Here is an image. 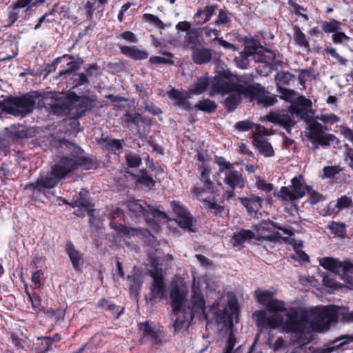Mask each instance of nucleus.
Returning a JSON list of instances; mask_svg holds the SVG:
<instances>
[{"mask_svg":"<svg viewBox=\"0 0 353 353\" xmlns=\"http://www.w3.org/2000/svg\"><path fill=\"white\" fill-rule=\"evenodd\" d=\"M153 283L151 287V299L162 298L165 292L161 270L157 269L156 272H151Z\"/></svg>","mask_w":353,"mask_h":353,"instance_id":"a211bd4d","label":"nucleus"},{"mask_svg":"<svg viewBox=\"0 0 353 353\" xmlns=\"http://www.w3.org/2000/svg\"><path fill=\"white\" fill-rule=\"evenodd\" d=\"M291 5L293 7L296 14L301 15L305 21L308 20L307 15L305 14L301 13V11L305 10V9L303 7L299 6V4H297L296 3H292Z\"/></svg>","mask_w":353,"mask_h":353,"instance_id":"e2e57ef3","label":"nucleus"},{"mask_svg":"<svg viewBox=\"0 0 353 353\" xmlns=\"http://www.w3.org/2000/svg\"><path fill=\"white\" fill-rule=\"evenodd\" d=\"M273 133L272 130L270 129L265 128L264 126L261 125H257L256 126V131L254 132L253 137H263L264 135H270Z\"/></svg>","mask_w":353,"mask_h":353,"instance_id":"3c124183","label":"nucleus"},{"mask_svg":"<svg viewBox=\"0 0 353 353\" xmlns=\"http://www.w3.org/2000/svg\"><path fill=\"white\" fill-rule=\"evenodd\" d=\"M77 78L75 79V81H78V82L75 84L76 87L88 83V78L83 73L77 74Z\"/></svg>","mask_w":353,"mask_h":353,"instance_id":"338daca9","label":"nucleus"},{"mask_svg":"<svg viewBox=\"0 0 353 353\" xmlns=\"http://www.w3.org/2000/svg\"><path fill=\"white\" fill-rule=\"evenodd\" d=\"M239 200L249 213L256 212L262 207V199L256 195L239 198Z\"/></svg>","mask_w":353,"mask_h":353,"instance_id":"412c9836","label":"nucleus"},{"mask_svg":"<svg viewBox=\"0 0 353 353\" xmlns=\"http://www.w3.org/2000/svg\"><path fill=\"white\" fill-rule=\"evenodd\" d=\"M19 14V9L15 8L14 6H10L8 8V19L10 20V24L8 26H10L18 19Z\"/></svg>","mask_w":353,"mask_h":353,"instance_id":"de8ad7c7","label":"nucleus"},{"mask_svg":"<svg viewBox=\"0 0 353 353\" xmlns=\"http://www.w3.org/2000/svg\"><path fill=\"white\" fill-rule=\"evenodd\" d=\"M218 8V6L215 4H212L208 6H206L204 8V14L205 15V18L203 22H207L210 21L212 17L215 14L216 9Z\"/></svg>","mask_w":353,"mask_h":353,"instance_id":"09e8293b","label":"nucleus"},{"mask_svg":"<svg viewBox=\"0 0 353 353\" xmlns=\"http://www.w3.org/2000/svg\"><path fill=\"white\" fill-rule=\"evenodd\" d=\"M194 109L206 112H213L216 110L217 105L214 101L208 99L199 101L195 105Z\"/></svg>","mask_w":353,"mask_h":353,"instance_id":"7c9ffc66","label":"nucleus"},{"mask_svg":"<svg viewBox=\"0 0 353 353\" xmlns=\"http://www.w3.org/2000/svg\"><path fill=\"white\" fill-rule=\"evenodd\" d=\"M215 77H216L212 79H210L206 75L199 77L196 81L190 85L188 91L190 93V95L192 96V94H201L206 90L208 86L210 85V90L209 91L210 92L212 90V82Z\"/></svg>","mask_w":353,"mask_h":353,"instance_id":"6ab92c4d","label":"nucleus"},{"mask_svg":"<svg viewBox=\"0 0 353 353\" xmlns=\"http://www.w3.org/2000/svg\"><path fill=\"white\" fill-rule=\"evenodd\" d=\"M168 97L180 108L185 110H190L192 109V105L187 101L188 99L192 97L189 91H179L173 88L168 92Z\"/></svg>","mask_w":353,"mask_h":353,"instance_id":"f3484780","label":"nucleus"},{"mask_svg":"<svg viewBox=\"0 0 353 353\" xmlns=\"http://www.w3.org/2000/svg\"><path fill=\"white\" fill-rule=\"evenodd\" d=\"M255 295L258 302L265 307L268 305L269 302L273 299V293L268 290H261L258 289L255 290Z\"/></svg>","mask_w":353,"mask_h":353,"instance_id":"2f4dec72","label":"nucleus"},{"mask_svg":"<svg viewBox=\"0 0 353 353\" xmlns=\"http://www.w3.org/2000/svg\"><path fill=\"white\" fill-rule=\"evenodd\" d=\"M176 29L179 32H185L186 34H188L189 33L192 32L191 24L190 22L186 21L179 22L176 26ZM178 34H179V32H178Z\"/></svg>","mask_w":353,"mask_h":353,"instance_id":"864d4df0","label":"nucleus"},{"mask_svg":"<svg viewBox=\"0 0 353 353\" xmlns=\"http://www.w3.org/2000/svg\"><path fill=\"white\" fill-rule=\"evenodd\" d=\"M311 107L312 101L301 97L299 98L298 103L292 104L288 110H281L278 113L270 112L268 114L261 117V120L263 122L269 121L282 125L290 133L291 127L296 123L294 114H301L304 110L311 109Z\"/></svg>","mask_w":353,"mask_h":353,"instance_id":"0eeeda50","label":"nucleus"},{"mask_svg":"<svg viewBox=\"0 0 353 353\" xmlns=\"http://www.w3.org/2000/svg\"><path fill=\"white\" fill-rule=\"evenodd\" d=\"M293 76L288 72H279L274 77V80L279 88L280 93L283 95L281 97L285 100H291L295 92L292 90L283 88L281 85H288L292 79Z\"/></svg>","mask_w":353,"mask_h":353,"instance_id":"4468645a","label":"nucleus"},{"mask_svg":"<svg viewBox=\"0 0 353 353\" xmlns=\"http://www.w3.org/2000/svg\"><path fill=\"white\" fill-rule=\"evenodd\" d=\"M79 68L78 63L74 61H70L68 63V69L65 70H62L59 72V76H62L63 74H65L68 73H71L74 70H77Z\"/></svg>","mask_w":353,"mask_h":353,"instance_id":"680f3d73","label":"nucleus"},{"mask_svg":"<svg viewBox=\"0 0 353 353\" xmlns=\"http://www.w3.org/2000/svg\"><path fill=\"white\" fill-rule=\"evenodd\" d=\"M212 57L210 49L201 47L194 49L192 52V59L196 64H204L211 61Z\"/></svg>","mask_w":353,"mask_h":353,"instance_id":"aec40b11","label":"nucleus"},{"mask_svg":"<svg viewBox=\"0 0 353 353\" xmlns=\"http://www.w3.org/2000/svg\"><path fill=\"white\" fill-rule=\"evenodd\" d=\"M110 227L117 231L118 234L121 237L130 238L131 236H139L141 234V230L135 228H128L123 225L117 226L114 223H110Z\"/></svg>","mask_w":353,"mask_h":353,"instance_id":"c85d7f7f","label":"nucleus"},{"mask_svg":"<svg viewBox=\"0 0 353 353\" xmlns=\"http://www.w3.org/2000/svg\"><path fill=\"white\" fill-rule=\"evenodd\" d=\"M128 208L129 210L137 216H143L147 222H150L153 218L164 219L166 217L165 214L155 209L152 206L148 205L147 208H145L135 201L129 202Z\"/></svg>","mask_w":353,"mask_h":353,"instance_id":"f8f14e48","label":"nucleus"},{"mask_svg":"<svg viewBox=\"0 0 353 353\" xmlns=\"http://www.w3.org/2000/svg\"><path fill=\"white\" fill-rule=\"evenodd\" d=\"M254 123L248 120L239 121L235 124V128L241 131H248L252 128Z\"/></svg>","mask_w":353,"mask_h":353,"instance_id":"5fc2aeb1","label":"nucleus"},{"mask_svg":"<svg viewBox=\"0 0 353 353\" xmlns=\"http://www.w3.org/2000/svg\"><path fill=\"white\" fill-rule=\"evenodd\" d=\"M250 78L244 76L230 79L215 77L212 82V90L209 94H225L230 93L225 103L229 111H233L240 103L241 96L249 97L253 94V87Z\"/></svg>","mask_w":353,"mask_h":353,"instance_id":"7ed1b4c3","label":"nucleus"},{"mask_svg":"<svg viewBox=\"0 0 353 353\" xmlns=\"http://www.w3.org/2000/svg\"><path fill=\"white\" fill-rule=\"evenodd\" d=\"M119 48L123 54L135 60L145 59L148 57V54L146 51L140 50L136 46H121Z\"/></svg>","mask_w":353,"mask_h":353,"instance_id":"393cba45","label":"nucleus"},{"mask_svg":"<svg viewBox=\"0 0 353 353\" xmlns=\"http://www.w3.org/2000/svg\"><path fill=\"white\" fill-rule=\"evenodd\" d=\"M217 41L219 42L220 46H223L225 49L230 50L232 51L236 50V47L232 43H230L223 40L222 38L217 39Z\"/></svg>","mask_w":353,"mask_h":353,"instance_id":"69168bd1","label":"nucleus"},{"mask_svg":"<svg viewBox=\"0 0 353 353\" xmlns=\"http://www.w3.org/2000/svg\"><path fill=\"white\" fill-rule=\"evenodd\" d=\"M210 171L208 169H204L201 175V181L203 182L207 188L211 189L212 187V183L210 179Z\"/></svg>","mask_w":353,"mask_h":353,"instance_id":"6e6d98bb","label":"nucleus"},{"mask_svg":"<svg viewBox=\"0 0 353 353\" xmlns=\"http://www.w3.org/2000/svg\"><path fill=\"white\" fill-rule=\"evenodd\" d=\"M236 343V339L234 336L232 330H231L228 339L226 341L225 346L223 353H238L240 346L234 349Z\"/></svg>","mask_w":353,"mask_h":353,"instance_id":"e433bc0d","label":"nucleus"},{"mask_svg":"<svg viewBox=\"0 0 353 353\" xmlns=\"http://www.w3.org/2000/svg\"><path fill=\"white\" fill-rule=\"evenodd\" d=\"M215 163L219 166L218 174L223 175V181L228 188L223 196L230 199L234 196V190L242 189L245 186V178L241 172L234 169V165L227 161L223 157H216Z\"/></svg>","mask_w":353,"mask_h":353,"instance_id":"6e6552de","label":"nucleus"},{"mask_svg":"<svg viewBox=\"0 0 353 353\" xmlns=\"http://www.w3.org/2000/svg\"><path fill=\"white\" fill-rule=\"evenodd\" d=\"M202 201L203 203L204 208L210 210L215 215H221L222 212L224 211V207L214 201L204 199Z\"/></svg>","mask_w":353,"mask_h":353,"instance_id":"72a5a7b5","label":"nucleus"},{"mask_svg":"<svg viewBox=\"0 0 353 353\" xmlns=\"http://www.w3.org/2000/svg\"><path fill=\"white\" fill-rule=\"evenodd\" d=\"M28 300L31 302L32 308L35 310H39L41 307V299L36 294H28Z\"/></svg>","mask_w":353,"mask_h":353,"instance_id":"49530a36","label":"nucleus"},{"mask_svg":"<svg viewBox=\"0 0 353 353\" xmlns=\"http://www.w3.org/2000/svg\"><path fill=\"white\" fill-rule=\"evenodd\" d=\"M43 277V273L41 270H38L35 272H34L32 275V282L34 283V284L36 285V288H40L41 285V280Z\"/></svg>","mask_w":353,"mask_h":353,"instance_id":"bf43d9fd","label":"nucleus"},{"mask_svg":"<svg viewBox=\"0 0 353 353\" xmlns=\"http://www.w3.org/2000/svg\"><path fill=\"white\" fill-rule=\"evenodd\" d=\"M125 160L127 165L131 168H137L141 163L140 157L134 153L125 154Z\"/></svg>","mask_w":353,"mask_h":353,"instance_id":"a19ab883","label":"nucleus"},{"mask_svg":"<svg viewBox=\"0 0 353 353\" xmlns=\"http://www.w3.org/2000/svg\"><path fill=\"white\" fill-rule=\"evenodd\" d=\"M139 182L146 188H152L155 183L154 179L146 173L142 174L139 179Z\"/></svg>","mask_w":353,"mask_h":353,"instance_id":"8fccbe9b","label":"nucleus"},{"mask_svg":"<svg viewBox=\"0 0 353 353\" xmlns=\"http://www.w3.org/2000/svg\"><path fill=\"white\" fill-rule=\"evenodd\" d=\"M322 28L325 32L334 33L341 29L340 23L334 19L330 21H325L323 23Z\"/></svg>","mask_w":353,"mask_h":353,"instance_id":"ea45409f","label":"nucleus"},{"mask_svg":"<svg viewBox=\"0 0 353 353\" xmlns=\"http://www.w3.org/2000/svg\"><path fill=\"white\" fill-rule=\"evenodd\" d=\"M300 117L302 119L309 123L307 137L312 143V149L314 151L319 149L320 146H329L337 140L336 137L334 134L324 132L323 125L317 122L316 120H313V110H304L301 114H294V117Z\"/></svg>","mask_w":353,"mask_h":353,"instance_id":"423d86ee","label":"nucleus"},{"mask_svg":"<svg viewBox=\"0 0 353 353\" xmlns=\"http://www.w3.org/2000/svg\"><path fill=\"white\" fill-rule=\"evenodd\" d=\"M35 101L32 95L12 97L4 102V110L14 116H25L32 112Z\"/></svg>","mask_w":353,"mask_h":353,"instance_id":"1a4fd4ad","label":"nucleus"},{"mask_svg":"<svg viewBox=\"0 0 353 353\" xmlns=\"http://www.w3.org/2000/svg\"><path fill=\"white\" fill-rule=\"evenodd\" d=\"M144 19L146 21L154 25L156 27L163 29L164 24L157 16L152 14H145Z\"/></svg>","mask_w":353,"mask_h":353,"instance_id":"37998d69","label":"nucleus"},{"mask_svg":"<svg viewBox=\"0 0 353 353\" xmlns=\"http://www.w3.org/2000/svg\"><path fill=\"white\" fill-rule=\"evenodd\" d=\"M255 237L254 232L248 230H241L233 234V245L237 246L243 244L244 242L254 239Z\"/></svg>","mask_w":353,"mask_h":353,"instance_id":"c756f323","label":"nucleus"},{"mask_svg":"<svg viewBox=\"0 0 353 353\" xmlns=\"http://www.w3.org/2000/svg\"><path fill=\"white\" fill-rule=\"evenodd\" d=\"M254 144L259 153L265 157H272L274 151L272 145L263 137H254Z\"/></svg>","mask_w":353,"mask_h":353,"instance_id":"4be33fe9","label":"nucleus"},{"mask_svg":"<svg viewBox=\"0 0 353 353\" xmlns=\"http://www.w3.org/2000/svg\"><path fill=\"white\" fill-rule=\"evenodd\" d=\"M122 39L124 40L130 42V43H137V39L135 34L131 31H125L123 32L121 36Z\"/></svg>","mask_w":353,"mask_h":353,"instance_id":"13d9d810","label":"nucleus"},{"mask_svg":"<svg viewBox=\"0 0 353 353\" xmlns=\"http://www.w3.org/2000/svg\"><path fill=\"white\" fill-rule=\"evenodd\" d=\"M12 343L17 347L19 349H23L24 348V343L25 341L19 339L17 336L12 334Z\"/></svg>","mask_w":353,"mask_h":353,"instance_id":"0e129e2a","label":"nucleus"},{"mask_svg":"<svg viewBox=\"0 0 353 353\" xmlns=\"http://www.w3.org/2000/svg\"><path fill=\"white\" fill-rule=\"evenodd\" d=\"M172 43L176 46H183L190 48L192 51L197 48L199 45V40L196 35L192 32L186 34L183 42L174 39Z\"/></svg>","mask_w":353,"mask_h":353,"instance_id":"a878e982","label":"nucleus"},{"mask_svg":"<svg viewBox=\"0 0 353 353\" xmlns=\"http://www.w3.org/2000/svg\"><path fill=\"white\" fill-rule=\"evenodd\" d=\"M344 137L353 143V130L350 128H345L343 131Z\"/></svg>","mask_w":353,"mask_h":353,"instance_id":"774afa93","label":"nucleus"},{"mask_svg":"<svg viewBox=\"0 0 353 353\" xmlns=\"http://www.w3.org/2000/svg\"><path fill=\"white\" fill-rule=\"evenodd\" d=\"M323 175L325 177H332L334 174L339 172V169L337 167L334 166H327L323 168Z\"/></svg>","mask_w":353,"mask_h":353,"instance_id":"052dcab7","label":"nucleus"},{"mask_svg":"<svg viewBox=\"0 0 353 353\" xmlns=\"http://www.w3.org/2000/svg\"><path fill=\"white\" fill-rule=\"evenodd\" d=\"M294 31V39L296 43L301 46L308 48L309 43L306 39L305 34L301 30L300 28L298 26H294L293 27Z\"/></svg>","mask_w":353,"mask_h":353,"instance_id":"473e14b6","label":"nucleus"},{"mask_svg":"<svg viewBox=\"0 0 353 353\" xmlns=\"http://www.w3.org/2000/svg\"><path fill=\"white\" fill-rule=\"evenodd\" d=\"M321 266L332 272L339 274L344 281H347L348 288L353 289V279L347 281V276L353 274V264L348 261H341L338 259L332 257H323L319 259Z\"/></svg>","mask_w":353,"mask_h":353,"instance_id":"9d476101","label":"nucleus"},{"mask_svg":"<svg viewBox=\"0 0 353 353\" xmlns=\"http://www.w3.org/2000/svg\"><path fill=\"white\" fill-rule=\"evenodd\" d=\"M334 206L339 209V210L335 212V213L337 214L340 210L352 207V201L349 196L345 195L342 196L337 200L336 203H334Z\"/></svg>","mask_w":353,"mask_h":353,"instance_id":"4c0bfd02","label":"nucleus"},{"mask_svg":"<svg viewBox=\"0 0 353 353\" xmlns=\"http://www.w3.org/2000/svg\"><path fill=\"white\" fill-rule=\"evenodd\" d=\"M141 120H142L141 116V114H139L138 113L126 114L124 115V117H123V121L128 124H130V123L137 124L140 121H141Z\"/></svg>","mask_w":353,"mask_h":353,"instance_id":"c03bdc74","label":"nucleus"},{"mask_svg":"<svg viewBox=\"0 0 353 353\" xmlns=\"http://www.w3.org/2000/svg\"><path fill=\"white\" fill-rule=\"evenodd\" d=\"M187 290L183 287L173 285L170 292L172 311L176 314L173 327L174 334L183 333L188 328L193 317L205 319V301L202 294L196 290L191 299V306L183 305L186 300Z\"/></svg>","mask_w":353,"mask_h":353,"instance_id":"f03ea898","label":"nucleus"},{"mask_svg":"<svg viewBox=\"0 0 353 353\" xmlns=\"http://www.w3.org/2000/svg\"><path fill=\"white\" fill-rule=\"evenodd\" d=\"M66 251L75 270H78L83 263L81 253L77 250L71 242L66 243Z\"/></svg>","mask_w":353,"mask_h":353,"instance_id":"bb28decb","label":"nucleus"},{"mask_svg":"<svg viewBox=\"0 0 353 353\" xmlns=\"http://www.w3.org/2000/svg\"><path fill=\"white\" fill-rule=\"evenodd\" d=\"M315 119H319L323 122L324 123H328L332 125L334 123H338L341 121L340 117L334 114H321V115H318L315 117Z\"/></svg>","mask_w":353,"mask_h":353,"instance_id":"58836bf2","label":"nucleus"},{"mask_svg":"<svg viewBox=\"0 0 353 353\" xmlns=\"http://www.w3.org/2000/svg\"><path fill=\"white\" fill-rule=\"evenodd\" d=\"M229 22V17L227 11L220 9L219 12V16L217 19L215 21L214 24L216 26H221Z\"/></svg>","mask_w":353,"mask_h":353,"instance_id":"a18cd8bd","label":"nucleus"},{"mask_svg":"<svg viewBox=\"0 0 353 353\" xmlns=\"http://www.w3.org/2000/svg\"><path fill=\"white\" fill-rule=\"evenodd\" d=\"M256 100L259 103L263 104L264 106H271L276 101L275 97L271 96L268 92L259 93L256 95Z\"/></svg>","mask_w":353,"mask_h":353,"instance_id":"c9c22d12","label":"nucleus"},{"mask_svg":"<svg viewBox=\"0 0 353 353\" xmlns=\"http://www.w3.org/2000/svg\"><path fill=\"white\" fill-rule=\"evenodd\" d=\"M79 199L74 201V207H81L83 208V212L81 213L82 215L86 213L88 216H93L94 210L90 206L89 201L87 199V192H81L79 193Z\"/></svg>","mask_w":353,"mask_h":353,"instance_id":"cd10ccee","label":"nucleus"},{"mask_svg":"<svg viewBox=\"0 0 353 353\" xmlns=\"http://www.w3.org/2000/svg\"><path fill=\"white\" fill-rule=\"evenodd\" d=\"M110 0H88L83 6L89 19H93L94 16L100 18L103 15L104 6Z\"/></svg>","mask_w":353,"mask_h":353,"instance_id":"2eb2a0df","label":"nucleus"},{"mask_svg":"<svg viewBox=\"0 0 353 353\" xmlns=\"http://www.w3.org/2000/svg\"><path fill=\"white\" fill-rule=\"evenodd\" d=\"M348 39V37L346 34L339 30L334 32L332 35V41L334 43H341Z\"/></svg>","mask_w":353,"mask_h":353,"instance_id":"4d7b16f0","label":"nucleus"},{"mask_svg":"<svg viewBox=\"0 0 353 353\" xmlns=\"http://www.w3.org/2000/svg\"><path fill=\"white\" fill-rule=\"evenodd\" d=\"M83 159L76 157H65L52 167L47 175H41L34 183L31 184L34 189L41 191L43 189H51L55 187L60 180L64 179L79 165H81Z\"/></svg>","mask_w":353,"mask_h":353,"instance_id":"20e7f679","label":"nucleus"},{"mask_svg":"<svg viewBox=\"0 0 353 353\" xmlns=\"http://www.w3.org/2000/svg\"><path fill=\"white\" fill-rule=\"evenodd\" d=\"M150 62L153 64H171L174 63V61L168 58L162 57L154 56L150 57Z\"/></svg>","mask_w":353,"mask_h":353,"instance_id":"603ef678","label":"nucleus"},{"mask_svg":"<svg viewBox=\"0 0 353 353\" xmlns=\"http://www.w3.org/2000/svg\"><path fill=\"white\" fill-rule=\"evenodd\" d=\"M275 60V54L262 47H254V61L271 64Z\"/></svg>","mask_w":353,"mask_h":353,"instance_id":"b1692460","label":"nucleus"},{"mask_svg":"<svg viewBox=\"0 0 353 353\" xmlns=\"http://www.w3.org/2000/svg\"><path fill=\"white\" fill-rule=\"evenodd\" d=\"M139 329L143 340L149 341L152 345L161 343L163 338L161 332L154 330L148 322L139 323Z\"/></svg>","mask_w":353,"mask_h":353,"instance_id":"dca6fc26","label":"nucleus"},{"mask_svg":"<svg viewBox=\"0 0 353 353\" xmlns=\"http://www.w3.org/2000/svg\"><path fill=\"white\" fill-rule=\"evenodd\" d=\"M254 46H245L244 50L236 57L234 61L236 65L241 69L247 68L249 63V58L254 59Z\"/></svg>","mask_w":353,"mask_h":353,"instance_id":"5701e85b","label":"nucleus"},{"mask_svg":"<svg viewBox=\"0 0 353 353\" xmlns=\"http://www.w3.org/2000/svg\"><path fill=\"white\" fill-rule=\"evenodd\" d=\"M43 99L45 100L43 106L50 114L68 116L71 118L78 115V105L81 103V98L74 92L57 94L50 92Z\"/></svg>","mask_w":353,"mask_h":353,"instance_id":"39448f33","label":"nucleus"},{"mask_svg":"<svg viewBox=\"0 0 353 353\" xmlns=\"http://www.w3.org/2000/svg\"><path fill=\"white\" fill-rule=\"evenodd\" d=\"M329 228L339 236H343L345 234V225L344 223L332 222L329 225Z\"/></svg>","mask_w":353,"mask_h":353,"instance_id":"79ce46f5","label":"nucleus"},{"mask_svg":"<svg viewBox=\"0 0 353 353\" xmlns=\"http://www.w3.org/2000/svg\"><path fill=\"white\" fill-rule=\"evenodd\" d=\"M323 50L325 53L330 54L333 58L334 63H337L344 66L347 65V60L345 58L340 56L335 48L325 47Z\"/></svg>","mask_w":353,"mask_h":353,"instance_id":"f704fd0d","label":"nucleus"},{"mask_svg":"<svg viewBox=\"0 0 353 353\" xmlns=\"http://www.w3.org/2000/svg\"><path fill=\"white\" fill-rule=\"evenodd\" d=\"M176 223L183 229L189 232H195L193 217L183 206L172 203Z\"/></svg>","mask_w":353,"mask_h":353,"instance_id":"ddd939ff","label":"nucleus"},{"mask_svg":"<svg viewBox=\"0 0 353 353\" xmlns=\"http://www.w3.org/2000/svg\"><path fill=\"white\" fill-rule=\"evenodd\" d=\"M266 309L273 314H268L264 310L254 313L259 326L270 330L280 328L283 332L294 334L298 340L302 338L308 328L310 320L312 328L320 332L327 330L332 323L339 319L353 322V312H343L334 305L316 307L310 311L301 307L291 308L285 313V319L279 312L287 310L285 303L273 298Z\"/></svg>","mask_w":353,"mask_h":353,"instance_id":"f257e3e1","label":"nucleus"},{"mask_svg":"<svg viewBox=\"0 0 353 353\" xmlns=\"http://www.w3.org/2000/svg\"><path fill=\"white\" fill-rule=\"evenodd\" d=\"M291 182V185L282 187L278 194V197L282 201L293 202L302 198L306 192H310L311 190L309 187L304 184L301 176L294 177Z\"/></svg>","mask_w":353,"mask_h":353,"instance_id":"9b49d317","label":"nucleus"}]
</instances>
